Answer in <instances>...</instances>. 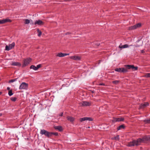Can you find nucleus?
<instances>
[{
  "label": "nucleus",
  "mask_w": 150,
  "mask_h": 150,
  "mask_svg": "<svg viewBox=\"0 0 150 150\" xmlns=\"http://www.w3.org/2000/svg\"><path fill=\"white\" fill-rule=\"evenodd\" d=\"M81 105L83 106H89L91 105V103L87 101H82Z\"/></svg>",
  "instance_id": "obj_16"
},
{
  "label": "nucleus",
  "mask_w": 150,
  "mask_h": 150,
  "mask_svg": "<svg viewBox=\"0 0 150 150\" xmlns=\"http://www.w3.org/2000/svg\"><path fill=\"white\" fill-rule=\"evenodd\" d=\"M54 128L55 129L58 130L60 132H61L63 130L62 127L61 126H56L54 127Z\"/></svg>",
  "instance_id": "obj_20"
},
{
  "label": "nucleus",
  "mask_w": 150,
  "mask_h": 150,
  "mask_svg": "<svg viewBox=\"0 0 150 150\" xmlns=\"http://www.w3.org/2000/svg\"><path fill=\"white\" fill-rule=\"evenodd\" d=\"M120 81L118 80L113 81H112V83L115 84H117Z\"/></svg>",
  "instance_id": "obj_27"
},
{
  "label": "nucleus",
  "mask_w": 150,
  "mask_h": 150,
  "mask_svg": "<svg viewBox=\"0 0 150 150\" xmlns=\"http://www.w3.org/2000/svg\"><path fill=\"white\" fill-rule=\"evenodd\" d=\"M18 78H17L16 79H11L9 81V83L13 82L16 81Z\"/></svg>",
  "instance_id": "obj_30"
},
{
  "label": "nucleus",
  "mask_w": 150,
  "mask_h": 150,
  "mask_svg": "<svg viewBox=\"0 0 150 150\" xmlns=\"http://www.w3.org/2000/svg\"><path fill=\"white\" fill-rule=\"evenodd\" d=\"M30 69H33L35 70H37V69L36 68V67L34 65H32L30 67Z\"/></svg>",
  "instance_id": "obj_24"
},
{
  "label": "nucleus",
  "mask_w": 150,
  "mask_h": 150,
  "mask_svg": "<svg viewBox=\"0 0 150 150\" xmlns=\"http://www.w3.org/2000/svg\"><path fill=\"white\" fill-rule=\"evenodd\" d=\"M58 133L57 132H50V137L52 136V135L57 136L58 135Z\"/></svg>",
  "instance_id": "obj_22"
},
{
  "label": "nucleus",
  "mask_w": 150,
  "mask_h": 150,
  "mask_svg": "<svg viewBox=\"0 0 150 150\" xmlns=\"http://www.w3.org/2000/svg\"><path fill=\"white\" fill-rule=\"evenodd\" d=\"M142 138L144 143H146L150 141V135L144 136Z\"/></svg>",
  "instance_id": "obj_11"
},
{
  "label": "nucleus",
  "mask_w": 150,
  "mask_h": 150,
  "mask_svg": "<svg viewBox=\"0 0 150 150\" xmlns=\"http://www.w3.org/2000/svg\"><path fill=\"white\" fill-rule=\"evenodd\" d=\"M145 77L146 78L150 77V73L146 74L145 76Z\"/></svg>",
  "instance_id": "obj_33"
},
{
  "label": "nucleus",
  "mask_w": 150,
  "mask_h": 150,
  "mask_svg": "<svg viewBox=\"0 0 150 150\" xmlns=\"http://www.w3.org/2000/svg\"><path fill=\"white\" fill-rule=\"evenodd\" d=\"M11 65L12 66H17L18 67H20L21 65V64L19 62H12Z\"/></svg>",
  "instance_id": "obj_18"
},
{
  "label": "nucleus",
  "mask_w": 150,
  "mask_h": 150,
  "mask_svg": "<svg viewBox=\"0 0 150 150\" xmlns=\"http://www.w3.org/2000/svg\"><path fill=\"white\" fill-rule=\"evenodd\" d=\"M125 67H126V69L127 70V69H132L133 70H137L138 69V67H134V65H125Z\"/></svg>",
  "instance_id": "obj_2"
},
{
  "label": "nucleus",
  "mask_w": 150,
  "mask_h": 150,
  "mask_svg": "<svg viewBox=\"0 0 150 150\" xmlns=\"http://www.w3.org/2000/svg\"><path fill=\"white\" fill-rule=\"evenodd\" d=\"M13 93H12V90L11 89V90H9L8 91V94L10 96H11L13 95Z\"/></svg>",
  "instance_id": "obj_25"
},
{
  "label": "nucleus",
  "mask_w": 150,
  "mask_h": 150,
  "mask_svg": "<svg viewBox=\"0 0 150 150\" xmlns=\"http://www.w3.org/2000/svg\"><path fill=\"white\" fill-rule=\"evenodd\" d=\"M69 53H63L62 52H60L59 53H58L57 55H56L57 57H64L66 56L69 55Z\"/></svg>",
  "instance_id": "obj_14"
},
{
  "label": "nucleus",
  "mask_w": 150,
  "mask_h": 150,
  "mask_svg": "<svg viewBox=\"0 0 150 150\" xmlns=\"http://www.w3.org/2000/svg\"><path fill=\"white\" fill-rule=\"evenodd\" d=\"M63 112H61L59 115V116H61V117H62L63 116Z\"/></svg>",
  "instance_id": "obj_36"
},
{
  "label": "nucleus",
  "mask_w": 150,
  "mask_h": 150,
  "mask_svg": "<svg viewBox=\"0 0 150 150\" xmlns=\"http://www.w3.org/2000/svg\"><path fill=\"white\" fill-rule=\"evenodd\" d=\"M105 84L104 83H99V85H100V86H105Z\"/></svg>",
  "instance_id": "obj_35"
},
{
  "label": "nucleus",
  "mask_w": 150,
  "mask_h": 150,
  "mask_svg": "<svg viewBox=\"0 0 150 150\" xmlns=\"http://www.w3.org/2000/svg\"><path fill=\"white\" fill-rule=\"evenodd\" d=\"M11 21V20L8 19H3L2 20H0V24H2L4 23L7 22H10Z\"/></svg>",
  "instance_id": "obj_15"
},
{
  "label": "nucleus",
  "mask_w": 150,
  "mask_h": 150,
  "mask_svg": "<svg viewBox=\"0 0 150 150\" xmlns=\"http://www.w3.org/2000/svg\"><path fill=\"white\" fill-rule=\"evenodd\" d=\"M25 21V24H28L30 22V21L28 19H25L24 20Z\"/></svg>",
  "instance_id": "obj_29"
},
{
  "label": "nucleus",
  "mask_w": 150,
  "mask_h": 150,
  "mask_svg": "<svg viewBox=\"0 0 150 150\" xmlns=\"http://www.w3.org/2000/svg\"><path fill=\"white\" fill-rule=\"evenodd\" d=\"M69 58L72 59L76 60H80L81 59L80 57L75 55L71 56Z\"/></svg>",
  "instance_id": "obj_12"
},
{
  "label": "nucleus",
  "mask_w": 150,
  "mask_h": 150,
  "mask_svg": "<svg viewBox=\"0 0 150 150\" xmlns=\"http://www.w3.org/2000/svg\"><path fill=\"white\" fill-rule=\"evenodd\" d=\"M15 45V43L14 42H13L12 44L9 45H6L5 47V50L9 51L14 47Z\"/></svg>",
  "instance_id": "obj_7"
},
{
  "label": "nucleus",
  "mask_w": 150,
  "mask_h": 150,
  "mask_svg": "<svg viewBox=\"0 0 150 150\" xmlns=\"http://www.w3.org/2000/svg\"><path fill=\"white\" fill-rule=\"evenodd\" d=\"M37 32L38 33V36L39 37H40L42 33L40 31L39 29L37 30Z\"/></svg>",
  "instance_id": "obj_26"
},
{
  "label": "nucleus",
  "mask_w": 150,
  "mask_h": 150,
  "mask_svg": "<svg viewBox=\"0 0 150 150\" xmlns=\"http://www.w3.org/2000/svg\"><path fill=\"white\" fill-rule=\"evenodd\" d=\"M144 122L146 124H150V118H149L145 120H144Z\"/></svg>",
  "instance_id": "obj_23"
},
{
  "label": "nucleus",
  "mask_w": 150,
  "mask_h": 150,
  "mask_svg": "<svg viewBox=\"0 0 150 150\" xmlns=\"http://www.w3.org/2000/svg\"><path fill=\"white\" fill-rule=\"evenodd\" d=\"M142 143H144L142 138H139L137 140H134L129 142L127 146L129 147L133 146H138L140 145Z\"/></svg>",
  "instance_id": "obj_1"
},
{
  "label": "nucleus",
  "mask_w": 150,
  "mask_h": 150,
  "mask_svg": "<svg viewBox=\"0 0 150 150\" xmlns=\"http://www.w3.org/2000/svg\"><path fill=\"white\" fill-rule=\"evenodd\" d=\"M41 66V64H39L37 66L36 68L37 69V70L39 68H40Z\"/></svg>",
  "instance_id": "obj_34"
},
{
  "label": "nucleus",
  "mask_w": 150,
  "mask_h": 150,
  "mask_svg": "<svg viewBox=\"0 0 150 150\" xmlns=\"http://www.w3.org/2000/svg\"><path fill=\"white\" fill-rule=\"evenodd\" d=\"M141 26V24L140 23H138L135 25L131 26L129 28V30H134L136 28H140Z\"/></svg>",
  "instance_id": "obj_8"
},
{
  "label": "nucleus",
  "mask_w": 150,
  "mask_h": 150,
  "mask_svg": "<svg viewBox=\"0 0 150 150\" xmlns=\"http://www.w3.org/2000/svg\"><path fill=\"white\" fill-rule=\"evenodd\" d=\"M149 103L148 102H145L144 104H142L140 105L139 108L140 109H143L146 106L149 105Z\"/></svg>",
  "instance_id": "obj_13"
},
{
  "label": "nucleus",
  "mask_w": 150,
  "mask_h": 150,
  "mask_svg": "<svg viewBox=\"0 0 150 150\" xmlns=\"http://www.w3.org/2000/svg\"><path fill=\"white\" fill-rule=\"evenodd\" d=\"M144 50H141V53H144Z\"/></svg>",
  "instance_id": "obj_38"
},
{
  "label": "nucleus",
  "mask_w": 150,
  "mask_h": 150,
  "mask_svg": "<svg viewBox=\"0 0 150 150\" xmlns=\"http://www.w3.org/2000/svg\"><path fill=\"white\" fill-rule=\"evenodd\" d=\"M119 136L118 135H117L116 137H114L112 138V139L115 140H119Z\"/></svg>",
  "instance_id": "obj_28"
},
{
  "label": "nucleus",
  "mask_w": 150,
  "mask_h": 150,
  "mask_svg": "<svg viewBox=\"0 0 150 150\" xmlns=\"http://www.w3.org/2000/svg\"><path fill=\"white\" fill-rule=\"evenodd\" d=\"M128 45L125 44V45H122L121 47V48H126L127 47H128Z\"/></svg>",
  "instance_id": "obj_32"
},
{
  "label": "nucleus",
  "mask_w": 150,
  "mask_h": 150,
  "mask_svg": "<svg viewBox=\"0 0 150 150\" xmlns=\"http://www.w3.org/2000/svg\"><path fill=\"white\" fill-rule=\"evenodd\" d=\"M93 119L91 117H85L80 118L79 119V120L80 122H82L83 121L86 120H88L90 121H93Z\"/></svg>",
  "instance_id": "obj_9"
},
{
  "label": "nucleus",
  "mask_w": 150,
  "mask_h": 150,
  "mask_svg": "<svg viewBox=\"0 0 150 150\" xmlns=\"http://www.w3.org/2000/svg\"><path fill=\"white\" fill-rule=\"evenodd\" d=\"M91 91L92 93H93L94 92V91Z\"/></svg>",
  "instance_id": "obj_41"
},
{
  "label": "nucleus",
  "mask_w": 150,
  "mask_h": 150,
  "mask_svg": "<svg viewBox=\"0 0 150 150\" xmlns=\"http://www.w3.org/2000/svg\"><path fill=\"white\" fill-rule=\"evenodd\" d=\"M32 59L30 58H28L24 60V63L22 65L23 67H24L28 65L31 62Z\"/></svg>",
  "instance_id": "obj_6"
},
{
  "label": "nucleus",
  "mask_w": 150,
  "mask_h": 150,
  "mask_svg": "<svg viewBox=\"0 0 150 150\" xmlns=\"http://www.w3.org/2000/svg\"><path fill=\"white\" fill-rule=\"evenodd\" d=\"M28 87V84L25 82H23L20 85L19 89L20 90L27 89Z\"/></svg>",
  "instance_id": "obj_4"
},
{
  "label": "nucleus",
  "mask_w": 150,
  "mask_h": 150,
  "mask_svg": "<svg viewBox=\"0 0 150 150\" xmlns=\"http://www.w3.org/2000/svg\"><path fill=\"white\" fill-rule=\"evenodd\" d=\"M125 128V126L124 124L122 125H120L117 128V130H119L121 129H124Z\"/></svg>",
  "instance_id": "obj_21"
},
{
  "label": "nucleus",
  "mask_w": 150,
  "mask_h": 150,
  "mask_svg": "<svg viewBox=\"0 0 150 150\" xmlns=\"http://www.w3.org/2000/svg\"><path fill=\"white\" fill-rule=\"evenodd\" d=\"M115 71H116L121 73H125L128 72V70L124 68H116L115 69Z\"/></svg>",
  "instance_id": "obj_5"
},
{
  "label": "nucleus",
  "mask_w": 150,
  "mask_h": 150,
  "mask_svg": "<svg viewBox=\"0 0 150 150\" xmlns=\"http://www.w3.org/2000/svg\"><path fill=\"white\" fill-rule=\"evenodd\" d=\"M101 61V60H99L98 61V62H98V64H99L100 63Z\"/></svg>",
  "instance_id": "obj_39"
},
{
  "label": "nucleus",
  "mask_w": 150,
  "mask_h": 150,
  "mask_svg": "<svg viewBox=\"0 0 150 150\" xmlns=\"http://www.w3.org/2000/svg\"><path fill=\"white\" fill-rule=\"evenodd\" d=\"M44 22L40 20H38L35 21L34 24L38 25H42L44 24Z\"/></svg>",
  "instance_id": "obj_17"
},
{
  "label": "nucleus",
  "mask_w": 150,
  "mask_h": 150,
  "mask_svg": "<svg viewBox=\"0 0 150 150\" xmlns=\"http://www.w3.org/2000/svg\"><path fill=\"white\" fill-rule=\"evenodd\" d=\"M67 34H69V35L71 34V33H66V35H67Z\"/></svg>",
  "instance_id": "obj_40"
},
{
  "label": "nucleus",
  "mask_w": 150,
  "mask_h": 150,
  "mask_svg": "<svg viewBox=\"0 0 150 150\" xmlns=\"http://www.w3.org/2000/svg\"><path fill=\"white\" fill-rule=\"evenodd\" d=\"M67 119L71 122H73L75 120V118L74 117L69 116L67 117Z\"/></svg>",
  "instance_id": "obj_19"
},
{
  "label": "nucleus",
  "mask_w": 150,
  "mask_h": 150,
  "mask_svg": "<svg viewBox=\"0 0 150 150\" xmlns=\"http://www.w3.org/2000/svg\"><path fill=\"white\" fill-rule=\"evenodd\" d=\"M2 115V114L0 113V117Z\"/></svg>",
  "instance_id": "obj_42"
},
{
  "label": "nucleus",
  "mask_w": 150,
  "mask_h": 150,
  "mask_svg": "<svg viewBox=\"0 0 150 150\" xmlns=\"http://www.w3.org/2000/svg\"><path fill=\"white\" fill-rule=\"evenodd\" d=\"M7 90L9 91L10 90V88L9 87H7Z\"/></svg>",
  "instance_id": "obj_37"
},
{
  "label": "nucleus",
  "mask_w": 150,
  "mask_h": 150,
  "mask_svg": "<svg viewBox=\"0 0 150 150\" xmlns=\"http://www.w3.org/2000/svg\"><path fill=\"white\" fill-rule=\"evenodd\" d=\"M124 120V119L122 117L120 118H115L114 117L112 122L113 123H115L116 122H120L123 121Z\"/></svg>",
  "instance_id": "obj_10"
},
{
  "label": "nucleus",
  "mask_w": 150,
  "mask_h": 150,
  "mask_svg": "<svg viewBox=\"0 0 150 150\" xmlns=\"http://www.w3.org/2000/svg\"><path fill=\"white\" fill-rule=\"evenodd\" d=\"M40 133V134L42 135L44 134L48 138L50 137V132L45 129H41Z\"/></svg>",
  "instance_id": "obj_3"
},
{
  "label": "nucleus",
  "mask_w": 150,
  "mask_h": 150,
  "mask_svg": "<svg viewBox=\"0 0 150 150\" xmlns=\"http://www.w3.org/2000/svg\"><path fill=\"white\" fill-rule=\"evenodd\" d=\"M17 99V98L15 97H13L11 98V100L15 102Z\"/></svg>",
  "instance_id": "obj_31"
}]
</instances>
